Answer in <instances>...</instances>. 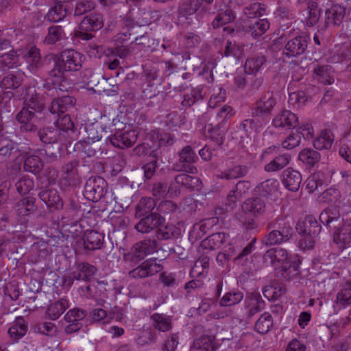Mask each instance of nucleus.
<instances>
[{
	"label": "nucleus",
	"mask_w": 351,
	"mask_h": 351,
	"mask_svg": "<svg viewBox=\"0 0 351 351\" xmlns=\"http://www.w3.org/2000/svg\"><path fill=\"white\" fill-rule=\"evenodd\" d=\"M138 132L134 130L117 131L109 139L111 144L119 148L124 149L132 146L136 141Z\"/></svg>",
	"instance_id": "obj_15"
},
{
	"label": "nucleus",
	"mask_w": 351,
	"mask_h": 351,
	"mask_svg": "<svg viewBox=\"0 0 351 351\" xmlns=\"http://www.w3.org/2000/svg\"><path fill=\"white\" fill-rule=\"evenodd\" d=\"M202 90L199 88H193L189 93H186L183 95L181 105L184 108H187L202 101Z\"/></svg>",
	"instance_id": "obj_52"
},
{
	"label": "nucleus",
	"mask_w": 351,
	"mask_h": 351,
	"mask_svg": "<svg viewBox=\"0 0 351 351\" xmlns=\"http://www.w3.org/2000/svg\"><path fill=\"white\" fill-rule=\"evenodd\" d=\"M154 327L160 331L167 332L171 329L172 324L171 319L162 314L154 313L152 315Z\"/></svg>",
	"instance_id": "obj_59"
},
{
	"label": "nucleus",
	"mask_w": 351,
	"mask_h": 351,
	"mask_svg": "<svg viewBox=\"0 0 351 351\" xmlns=\"http://www.w3.org/2000/svg\"><path fill=\"white\" fill-rule=\"evenodd\" d=\"M335 140L333 132L329 129L322 130L318 136L313 141V146L316 149H330Z\"/></svg>",
	"instance_id": "obj_32"
},
{
	"label": "nucleus",
	"mask_w": 351,
	"mask_h": 351,
	"mask_svg": "<svg viewBox=\"0 0 351 351\" xmlns=\"http://www.w3.org/2000/svg\"><path fill=\"white\" fill-rule=\"evenodd\" d=\"M202 5V0H182L178 8V17L194 14Z\"/></svg>",
	"instance_id": "obj_39"
},
{
	"label": "nucleus",
	"mask_w": 351,
	"mask_h": 351,
	"mask_svg": "<svg viewBox=\"0 0 351 351\" xmlns=\"http://www.w3.org/2000/svg\"><path fill=\"white\" fill-rule=\"evenodd\" d=\"M308 44V36L298 35L289 38L283 49V55L287 58H295L305 53Z\"/></svg>",
	"instance_id": "obj_9"
},
{
	"label": "nucleus",
	"mask_w": 351,
	"mask_h": 351,
	"mask_svg": "<svg viewBox=\"0 0 351 351\" xmlns=\"http://www.w3.org/2000/svg\"><path fill=\"white\" fill-rule=\"evenodd\" d=\"M224 126H218L215 122L214 119L210 120V123L206 124L204 127L205 132L208 133V136L215 141L218 145L223 143L224 130H221Z\"/></svg>",
	"instance_id": "obj_37"
},
{
	"label": "nucleus",
	"mask_w": 351,
	"mask_h": 351,
	"mask_svg": "<svg viewBox=\"0 0 351 351\" xmlns=\"http://www.w3.org/2000/svg\"><path fill=\"white\" fill-rule=\"evenodd\" d=\"M38 197L49 208L59 210L63 207V202L58 191L54 189L42 190L39 192Z\"/></svg>",
	"instance_id": "obj_23"
},
{
	"label": "nucleus",
	"mask_w": 351,
	"mask_h": 351,
	"mask_svg": "<svg viewBox=\"0 0 351 351\" xmlns=\"http://www.w3.org/2000/svg\"><path fill=\"white\" fill-rule=\"evenodd\" d=\"M245 213H250L254 216L262 215L266 210V204L263 198L254 197L246 199L242 205Z\"/></svg>",
	"instance_id": "obj_25"
},
{
	"label": "nucleus",
	"mask_w": 351,
	"mask_h": 351,
	"mask_svg": "<svg viewBox=\"0 0 351 351\" xmlns=\"http://www.w3.org/2000/svg\"><path fill=\"white\" fill-rule=\"evenodd\" d=\"M308 10V16L305 19V25L307 27H312L319 21L321 10L317 6V3L311 1L306 3Z\"/></svg>",
	"instance_id": "obj_45"
},
{
	"label": "nucleus",
	"mask_w": 351,
	"mask_h": 351,
	"mask_svg": "<svg viewBox=\"0 0 351 351\" xmlns=\"http://www.w3.org/2000/svg\"><path fill=\"white\" fill-rule=\"evenodd\" d=\"M43 166V162L39 156L31 155L25 158L23 167L25 171L37 174L41 171Z\"/></svg>",
	"instance_id": "obj_54"
},
{
	"label": "nucleus",
	"mask_w": 351,
	"mask_h": 351,
	"mask_svg": "<svg viewBox=\"0 0 351 351\" xmlns=\"http://www.w3.org/2000/svg\"><path fill=\"white\" fill-rule=\"evenodd\" d=\"M346 9L343 6L335 4L325 12V27L339 26L343 22Z\"/></svg>",
	"instance_id": "obj_21"
},
{
	"label": "nucleus",
	"mask_w": 351,
	"mask_h": 351,
	"mask_svg": "<svg viewBox=\"0 0 351 351\" xmlns=\"http://www.w3.org/2000/svg\"><path fill=\"white\" fill-rule=\"evenodd\" d=\"M167 93L160 91L157 87L154 84L149 83L143 88V97L145 99H149L150 101L147 103L148 106H153L154 104H160L165 99Z\"/></svg>",
	"instance_id": "obj_28"
},
{
	"label": "nucleus",
	"mask_w": 351,
	"mask_h": 351,
	"mask_svg": "<svg viewBox=\"0 0 351 351\" xmlns=\"http://www.w3.org/2000/svg\"><path fill=\"white\" fill-rule=\"evenodd\" d=\"M267 58L261 54H256L247 58L244 65V71L247 74H256L264 67Z\"/></svg>",
	"instance_id": "obj_29"
},
{
	"label": "nucleus",
	"mask_w": 351,
	"mask_h": 351,
	"mask_svg": "<svg viewBox=\"0 0 351 351\" xmlns=\"http://www.w3.org/2000/svg\"><path fill=\"white\" fill-rule=\"evenodd\" d=\"M62 3H59L58 1H56V5L48 11L45 19L53 23L63 20L67 15L68 10Z\"/></svg>",
	"instance_id": "obj_42"
},
{
	"label": "nucleus",
	"mask_w": 351,
	"mask_h": 351,
	"mask_svg": "<svg viewBox=\"0 0 351 351\" xmlns=\"http://www.w3.org/2000/svg\"><path fill=\"white\" fill-rule=\"evenodd\" d=\"M165 218L155 212L142 217L140 220L134 226V229L142 234H148L153 230H157L161 225L164 224Z\"/></svg>",
	"instance_id": "obj_12"
},
{
	"label": "nucleus",
	"mask_w": 351,
	"mask_h": 351,
	"mask_svg": "<svg viewBox=\"0 0 351 351\" xmlns=\"http://www.w3.org/2000/svg\"><path fill=\"white\" fill-rule=\"evenodd\" d=\"M321 229V225L313 215L306 216L304 220L298 221L296 225L298 232L308 237L301 240L300 244L302 245L304 241L305 247L312 248L314 245L313 239L319 236Z\"/></svg>",
	"instance_id": "obj_4"
},
{
	"label": "nucleus",
	"mask_w": 351,
	"mask_h": 351,
	"mask_svg": "<svg viewBox=\"0 0 351 351\" xmlns=\"http://www.w3.org/2000/svg\"><path fill=\"white\" fill-rule=\"evenodd\" d=\"M249 171V167L244 165H234L232 167L219 171L217 178L226 180H234L245 176Z\"/></svg>",
	"instance_id": "obj_30"
},
{
	"label": "nucleus",
	"mask_w": 351,
	"mask_h": 351,
	"mask_svg": "<svg viewBox=\"0 0 351 351\" xmlns=\"http://www.w3.org/2000/svg\"><path fill=\"white\" fill-rule=\"evenodd\" d=\"M291 160V156L289 154H280L264 167L267 172H274L282 169Z\"/></svg>",
	"instance_id": "obj_40"
},
{
	"label": "nucleus",
	"mask_w": 351,
	"mask_h": 351,
	"mask_svg": "<svg viewBox=\"0 0 351 351\" xmlns=\"http://www.w3.org/2000/svg\"><path fill=\"white\" fill-rule=\"evenodd\" d=\"M16 119L21 123V130L22 132H34L37 129L36 123L40 121L42 117L28 107L24 106L17 113Z\"/></svg>",
	"instance_id": "obj_14"
},
{
	"label": "nucleus",
	"mask_w": 351,
	"mask_h": 351,
	"mask_svg": "<svg viewBox=\"0 0 351 351\" xmlns=\"http://www.w3.org/2000/svg\"><path fill=\"white\" fill-rule=\"evenodd\" d=\"M84 249L95 251L102 248L104 243V234L95 230H86L82 237Z\"/></svg>",
	"instance_id": "obj_20"
},
{
	"label": "nucleus",
	"mask_w": 351,
	"mask_h": 351,
	"mask_svg": "<svg viewBox=\"0 0 351 351\" xmlns=\"http://www.w3.org/2000/svg\"><path fill=\"white\" fill-rule=\"evenodd\" d=\"M326 183L324 173L317 171L311 175L306 181V188L309 193H313L319 188L322 187Z\"/></svg>",
	"instance_id": "obj_50"
},
{
	"label": "nucleus",
	"mask_w": 351,
	"mask_h": 351,
	"mask_svg": "<svg viewBox=\"0 0 351 351\" xmlns=\"http://www.w3.org/2000/svg\"><path fill=\"white\" fill-rule=\"evenodd\" d=\"M193 348L202 351H215L219 344L214 337L203 335L194 340Z\"/></svg>",
	"instance_id": "obj_34"
},
{
	"label": "nucleus",
	"mask_w": 351,
	"mask_h": 351,
	"mask_svg": "<svg viewBox=\"0 0 351 351\" xmlns=\"http://www.w3.org/2000/svg\"><path fill=\"white\" fill-rule=\"evenodd\" d=\"M104 25L103 17L100 14L91 13L85 16L80 24V31L75 33L76 36L82 40H90L93 35L90 32H96Z\"/></svg>",
	"instance_id": "obj_6"
},
{
	"label": "nucleus",
	"mask_w": 351,
	"mask_h": 351,
	"mask_svg": "<svg viewBox=\"0 0 351 351\" xmlns=\"http://www.w3.org/2000/svg\"><path fill=\"white\" fill-rule=\"evenodd\" d=\"M25 106L41 116L42 112L45 109L42 97L38 94H32L27 100Z\"/></svg>",
	"instance_id": "obj_61"
},
{
	"label": "nucleus",
	"mask_w": 351,
	"mask_h": 351,
	"mask_svg": "<svg viewBox=\"0 0 351 351\" xmlns=\"http://www.w3.org/2000/svg\"><path fill=\"white\" fill-rule=\"evenodd\" d=\"M84 56L73 49L62 51L57 59L66 71H79L82 65Z\"/></svg>",
	"instance_id": "obj_13"
},
{
	"label": "nucleus",
	"mask_w": 351,
	"mask_h": 351,
	"mask_svg": "<svg viewBox=\"0 0 351 351\" xmlns=\"http://www.w3.org/2000/svg\"><path fill=\"white\" fill-rule=\"evenodd\" d=\"M180 230L173 224L161 225L156 230V237L159 240H169L176 238Z\"/></svg>",
	"instance_id": "obj_48"
},
{
	"label": "nucleus",
	"mask_w": 351,
	"mask_h": 351,
	"mask_svg": "<svg viewBox=\"0 0 351 351\" xmlns=\"http://www.w3.org/2000/svg\"><path fill=\"white\" fill-rule=\"evenodd\" d=\"M34 199L27 197L19 201L16 206L17 213L21 215H27L29 213L34 210Z\"/></svg>",
	"instance_id": "obj_64"
},
{
	"label": "nucleus",
	"mask_w": 351,
	"mask_h": 351,
	"mask_svg": "<svg viewBox=\"0 0 351 351\" xmlns=\"http://www.w3.org/2000/svg\"><path fill=\"white\" fill-rule=\"evenodd\" d=\"M78 166L79 162L74 160L66 163L62 167V180L65 185L76 186L80 182Z\"/></svg>",
	"instance_id": "obj_19"
},
{
	"label": "nucleus",
	"mask_w": 351,
	"mask_h": 351,
	"mask_svg": "<svg viewBox=\"0 0 351 351\" xmlns=\"http://www.w3.org/2000/svg\"><path fill=\"white\" fill-rule=\"evenodd\" d=\"M276 104V99L271 93L262 95L251 106L252 117L263 120L268 118Z\"/></svg>",
	"instance_id": "obj_5"
},
{
	"label": "nucleus",
	"mask_w": 351,
	"mask_h": 351,
	"mask_svg": "<svg viewBox=\"0 0 351 351\" xmlns=\"http://www.w3.org/2000/svg\"><path fill=\"white\" fill-rule=\"evenodd\" d=\"M300 261L287 263L277 270V274L285 280H289L299 274Z\"/></svg>",
	"instance_id": "obj_43"
},
{
	"label": "nucleus",
	"mask_w": 351,
	"mask_h": 351,
	"mask_svg": "<svg viewBox=\"0 0 351 351\" xmlns=\"http://www.w3.org/2000/svg\"><path fill=\"white\" fill-rule=\"evenodd\" d=\"M27 326L22 318L18 319L16 323L8 330V332L13 342L17 341L27 332Z\"/></svg>",
	"instance_id": "obj_51"
},
{
	"label": "nucleus",
	"mask_w": 351,
	"mask_h": 351,
	"mask_svg": "<svg viewBox=\"0 0 351 351\" xmlns=\"http://www.w3.org/2000/svg\"><path fill=\"white\" fill-rule=\"evenodd\" d=\"M18 61V56L16 51L4 53L0 56V69L3 71L13 68Z\"/></svg>",
	"instance_id": "obj_58"
},
{
	"label": "nucleus",
	"mask_w": 351,
	"mask_h": 351,
	"mask_svg": "<svg viewBox=\"0 0 351 351\" xmlns=\"http://www.w3.org/2000/svg\"><path fill=\"white\" fill-rule=\"evenodd\" d=\"M330 69L328 65L319 66L313 71L314 77L324 84H330L333 82L330 75Z\"/></svg>",
	"instance_id": "obj_57"
},
{
	"label": "nucleus",
	"mask_w": 351,
	"mask_h": 351,
	"mask_svg": "<svg viewBox=\"0 0 351 351\" xmlns=\"http://www.w3.org/2000/svg\"><path fill=\"white\" fill-rule=\"evenodd\" d=\"M274 321L269 313H264L255 324V330L262 335L267 333L273 327Z\"/></svg>",
	"instance_id": "obj_47"
},
{
	"label": "nucleus",
	"mask_w": 351,
	"mask_h": 351,
	"mask_svg": "<svg viewBox=\"0 0 351 351\" xmlns=\"http://www.w3.org/2000/svg\"><path fill=\"white\" fill-rule=\"evenodd\" d=\"M243 298V294L239 291H232L226 293L219 301V304L230 306L239 303Z\"/></svg>",
	"instance_id": "obj_60"
},
{
	"label": "nucleus",
	"mask_w": 351,
	"mask_h": 351,
	"mask_svg": "<svg viewBox=\"0 0 351 351\" xmlns=\"http://www.w3.org/2000/svg\"><path fill=\"white\" fill-rule=\"evenodd\" d=\"M76 103L73 97L63 96L53 99L49 108V112L53 114L60 117L66 112L72 109Z\"/></svg>",
	"instance_id": "obj_18"
},
{
	"label": "nucleus",
	"mask_w": 351,
	"mask_h": 351,
	"mask_svg": "<svg viewBox=\"0 0 351 351\" xmlns=\"http://www.w3.org/2000/svg\"><path fill=\"white\" fill-rule=\"evenodd\" d=\"M245 306L248 309L247 317H252L265 308V301L258 293H252L246 297Z\"/></svg>",
	"instance_id": "obj_31"
},
{
	"label": "nucleus",
	"mask_w": 351,
	"mask_h": 351,
	"mask_svg": "<svg viewBox=\"0 0 351 351\" xmlns=\"http://www.w3.org/2000/svg\"><path fill=\"white\" fill-rule=\"evenodd\" d=\"M56 127L58 128L61 132H65L68 134L67 143H70L73 138L75 133L74 123L69 114H65L62 117H60L56 121Z\"/></svg>",
	"instance_id": "obj_41"
},
{
	"label": "nucleus",
	"mask_w": 351,
	"mask_h": 351,
	"mask_svg": "<svg viewBox=\"0 0 351 351\" xmlns=\"http://www.w3.org/2000/svg\"><path fill=\"white\" fill-rule=\"evenodd\" d=\"M265 12V5L258 2L252 3L243 8L244 15L249 19L261 17L263 16Z\"/></svg>",
	"instance_id": "obj_55"
},
{
	"label": "nucleus",
	"mask_w": 351,
	"mask_h": 351,
	"mask_svg": "<svg viewBox=\"0 0 351 351\" xmlns=\"http://www.w3.org/2000/svg\"><path fill=\"white\" fill-rule=\"evenodd\" d=\"M86 315V311L80 308H74L69 310L64 315V319L69 323L65 328V332L71 334L80 330L83 326L82 320Z\"/></svg>",
	"instance_id": "obj_16"
},
{
	"label": "nucleus",
	"mask_w": 351,
	"mask_h": 351,
	"mask_svg": "<svg viewBox=\"0 0 351 351\" xmlns=\"http://www.w3.org/2000/svg\"><path fill=\"white\" fill-rule=\"evenodd\" d=\"M178 160L173 165V170L193 174L197 172V168L192 164L198 160V156L191 146L186 145L183 147L178 153Z\"/></svg>",
	"instance_id": "obj_7"
},
{
	"label": "nucleus",
	"mask_w": 351,
	"mask_h": 351,
	"mask_svg": "<svg viewBox=\"0 0 351 351\" xmlns=\"http://www.w3.org/2000/svg\"><path fill=\"white\" fill-rule=\"evenodd\" d=\"M272 125L277 128H295L298 125V118L291 111L284 110L275 116L272 120Z\"/></svg>",
	"instance_id": "obj_17"
},
{
	"label": "nucleus",
	"mask_w": 351,
	"mask_h": 351,
	"mask_svg": "<svg viewBox=\"0 0 351 351\" xmlns=\"http://www.w3.org/2000/svg\"><path fill=\"white\" fill-rule=\"evenodd\" d=\"M157 241L155 239H145L136 243L128 252L123 254V261L131 267L128 277L138 280L151 277L159 273L162 266L154 259H147L141 264L147 256L156 251Z\"/></svg>",
	"instance_id": "obj_1"
},
{
	"label": "nucleus",
	"mask_w": 351,
	"mask_h": 351,
	"mask_svg": "<svg viewBox=\"0 0 351 351\" xmlns=\"http://www.w3.org/2000/svg\"><path fill=\"white\" fill-rule=\"evenodd\" d=\"M282 182L285 188L293 192L298 191L302 182V176L299 171L287 168L282 172Z\"/></svg>",
	"instance_id": "obj_22"
},
{
	"label": "nucleus",
	"mask_w": 351,
	"mask_h": 351,
	"mask_svg": "<svg viewBox=\"0 0 351 351\" xmlns=\"http://www.w3.org/2000/svg\"><path fill=\"white\" fill-rule=\"evenodd\" d=\"M320 222L327 228L333 230V240L337 244H350L351 219L344 220L341 217L338 206L327 207L319 215Z\"/></svg>",
	"instance_id": "obj_2"
},
{
	"label": "nucleus",
	"mask_w": 351,
	"mask_h": 351,
	"mask_svg": "<svg viewBox=\"0 0 351 351\" xmlns=\"http://www.w3.org/2000/svg\"><path fill=\"white\" fill-rule=\"evenodd\" d=\"M156 206L154 199L150 197H142L135 207V217L141 218L152 213V210Z\"/></svg>",
	"instance_id": "obj_33"
},
{
	"label": "nucleus",
	"mask_w": 351,
	"mask_h": 351,
	"mask_svg": "<svg viewBox=\"0 0 351 351\" xmlns=\"http://www.w3.org/2000/svg\"><path fill=\"white\" fill-rule=\"evenodd\" d=\"M15 186L20 195H25L34 189V182L32 178L23 176L16 182Z\"/></svg>",
	"instance_id": "obj_62"
},
{
	"label": "nucleus",
	"mask_w": 351,
	"mask_h": 351,
	"mask_svg": "<svg viewBox=\"0 0 351 351\" xmlns=\"http://www.w3.org/2000/svg\"><path fill=\"white\" fill-rule=\"evenodd\" d=\"M23 58L31 73H36L43 66L40 50L36 47H30L24 54Z\"/></svg>",
	"instance_id": "obj_26"
},
{
	"label": "nucleus",
	"mask_w": 351,
	"mask_h": 351,
	"mask_svg": "<svg viewBox=\"0 0 351 351\" xmlns=\"http://www.w3.org/2000/svg\"><path fill=\"white\" fill-rule=\"evenodd\" d=\"M64 145L56 144L47 146L45 149L46 161L49 163L57 161L61 156V150Z\"/></svg>",
	"instance_id": "obj_63"
},
{
	"label": "nucleus",
	"mask_w": 351,
	"mask_h": 351,
	"mask_svg": "<svg viewBox=\"0 0 351 351\" xmlns=\"http://www.w3.org/2000/svg\"><path fill=\"white\" fill-rule=\"evenodd\" d=\"M51 59L53 60V68L48 71V77L47 78L48 84H51L53 82L59 83L60 80L64 78L63 75L64 73L66 72L60 62L53 56H47L45 61Z\"/></svg>",
	"instance_id": "obj_35"
},
{
	"label": "nucleus",
	"mask_w": 351,
	"mask_h": 351,
	"mask_svg": "<svg viewBox=\"0 0 351 351\" xmlns=\"http://www.w3.org/2000/svg\"><path fill=\"white\" fill-rule=\"evenodd\" d=\"M64 31L60 25H51L48 28V34L45 38V42L49 45H53L62 40L64 36Z\"/></svg>",
	"instance_id": "obj_56"
},
{
	"label": "nucleus",
	"mask_w": 351,
	"mask_h": 351,
	"mask_svg": "<svg viewBox=\"0 0 351 351\" xmlns=\"http://www.w3.org/2000/svg\"><path fill=\"white\" fill-rule=\"evenodd\" d=\"M336 302L343 307L351 304V279L342 285L337 294Z\"/></svg>",
	"instance_id": "obj_49"
},
{
	"label": "nucleus",
	"mask_w": 351,
	"mask_h": 351,
	"mask_svg": "<svg viewBox=\"0 0 351 351\" xmlns=\"http://www.w3.org/2000/svg\"><path fill=\"white\" fill-rule=\"evenodd\" d=\"M107 191V183L100 176L90 177L86 182L84 189V196L88 200L98 202Z\"/></svg>",
	"instance_id": "obj_8"
},
{
	"label": "nucleus",
	"mask_w": 351,
	"mask_h": 351,
	"mask_svg": "<svg viewBox=\"0 0 351 351\" xmlns=\"http://www.w3.org/2000/svg\"><path fill=\"white\" fill-rule=\"evenodd\" d=\"M200 186L201 181L199 178L182 173L175 176L174 180L171 181L169 184L168 191L177 195L180 193L182 189H198Z\"/></svg>",
	"instance_id": "obj_10"
},
{
	"label": "nucleus",
	"mask_w": 351,
	"mask_h": 351,
	"mask_svg": "<svg viewBox=\"0 0 351 351\" xmlns=\"http://www.w3.org/2000/svg\"><path fill=\"white\" fill-rule=\"evenodd\" d=\"M289 254L287 250L282 247H274L266 251L263 255L265 263L275 267L279 263L285 264L288 260Z\"/></svg>",
	"instance_id": "obj_24"
},
{
	"label": "nucleus",
	"mask_w": 351,
	"mask_h": 351,
	"mask_svg": "<svg viewBox=\"0 0 351 351\" xmlns=\"http://www.w3.org/2000/svg\"><path fill=\"white\" fill-rule=\"evenodd\" d=\"M97 271V267L87 262L78 263L75 265L74 276L77 280L88 282L95 275Z\"/></svg>",
	"instance_id": "obj_27"
},
{
	"label": "nucleus",
	"mask_w": 351,
	"mask_h": 351,
	"mask_svg": "<svg viewBox=\"0 0 351 351\" xmlns=\"http://www.w3.org/2000/svg\"><path fill=\"white\" fill-rule=\"evenodd\" d=\"M228 235L224 232H216L210 234L202 241L204 249L215 250L221 247L226 241Z\"/></svg>",
	"instance_id": "obj_38"
},
{
	"label": "nucleus",
	"mask_w": 351,
	"mask_h": 351,
	"mask_svg": "<svg viewBox=\"0 0 351 351\" xmlns=\"http://www.w3.org/2000/svg\"><path fill=\"white\" fill-rule=\"evenodd\" d=\"M269 27V23L267 19H258L254 23L250 24L247 32L254 38H257L263 35Z\"/></svg>",
	"instance_id": "obj_46"
},
{
	"label": "nucleus",
	"mask_w": 351,
	"mask_h": 351,
	"mask_svg": "<svg viewBox=\"0 0 351 351\" xmlns=\"http://www.w3.org/2000/svg\"><path fill=\"white\" fill-rule=\"evenodd\" d=\"M234 114L233 108L228 105H224L221 107L215 116L212 119H214L215 122L217 123L218 126H224L226 122L230 119Z\"/></svg>",
	"instance_id": "obj_53"
},
{
	"label": "nucleus",
	"mask_w": 351,
	"mask_h": 351,
	"mask_svg": "<svg viewBox=\"0 0 351 351\" xmlns=\"http://www.w3.org/2000/svg\"><path fill=\"white\" fill-rule=\"evenodd\" d=\"M38 136L40 141L47 145L66 144L69 136L66 132H61L55 125L40 129Z\"/></svg>",
	"instance_id": "obj_11"
},
{
	"label": "nucleus",
	"mask_w": 351,
	"mask_h": 351,
	"mask_svg": "<svg viewBox=\"0 0 351 351\" xmlns=\"http://www.w3.org/2000/svg\"><path fill=\"white\" fill-rule=\"evenodd\" d=\"M320 154L311 148L303 149L298 154V159L309 167H313L320 160Z\"/></svg>",
	"instance_id": "obj_44"
},
{
	"label": "nucleus",
	"mask_w": 351,
	"mask_h": 351,
	"mask_svg": "<svg viewBox=\"0 0 351 351\" xmlns=\"http://www.w3.org/2000/svg\"><path fill=\"white\" fill-rule=\"evenodd\" d=\"M69 306L66 298H60L58 301L50 304L47 309V313L50 319H57Z\"/></svg>",
	"instance_id": "obj_36"
},
{
	"label": "nucleus",
	"mask_w": 351,
	"mask_h": 351,
	"mask_svg": "<svg viewBox=\"0 0 351 351\" xmlns=\"http://www.w3.org/2000/svg\"><path fill=\"white\" fill-rule=\"evenodd\" d=\"M266 229L268 233L262 239V243L266 246L287 243L294 234L292 223L282 214L269 219L266 223Z\"/></svg>",
	"instance_id": "obj_3"
}]
</instances>
